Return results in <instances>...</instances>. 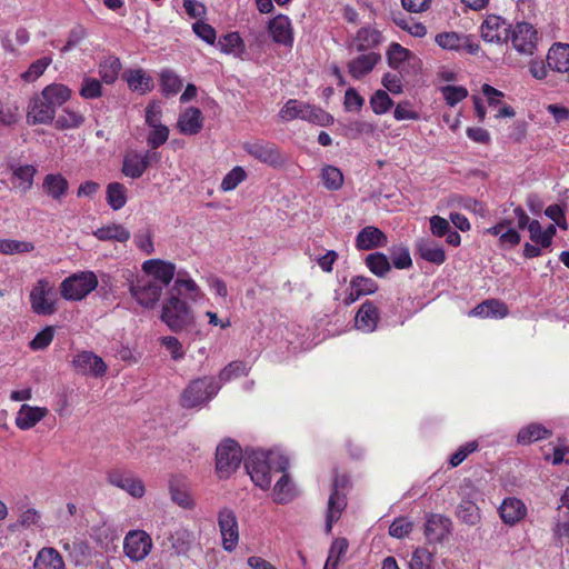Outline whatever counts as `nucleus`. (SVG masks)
<instances>
[{"mask_svg": "<svg viewBox=\"0 0 569 569\" xmlns=\"http://www.w3.org/2000/svg\"><path fill=\"white\" fill-rule=\"evenodd\" d=\"M183 295H187L191 300H197L201 296L196 281L190 278H182L181 272H179L161 312V320L176 333L189 329L194 323L190 307L184 300L180 299V296Z\"/></svg>", "mask_w": 569, "mask_h": 569, "instance_id": "1", "label": "nucleus"}, {"mask_svg": "<svg viewBox=\"0 0 569 569\" xmlns=\"http://www.w3.org/2000/svg\"><path fill=\"white\" fill-rule=\"evenodd\" d=\"M72 90L62 83L46 86L31 98L28 106L27 120L31 126L52 124L57 108L71 99Z\"/></svg>", "mask_w": 569, "mask_h": 569, "instance_id": "2", "label": "nucleus"}, {"mask_svg": "<svg viewBox=\"0 0 569 569\" xmlns=\"http://www.w3.org/2000/svg\"><path fill=\"white\" fill-rule=\"evenodd\" d=\"M288 465V460L281 455L263 451L252 452L244 462L253 483L263 490L271 487L272 477L287 470Z\"/></svg>", "mask_w": 569, "mask_h": 569, "instance_id": "3", "label": "nucleus"}, {"mask_svg": "<svg viewBox=\"0 0 569 569\" xmlns=\"http://www.w3.org/2000/svg\"><path fill=\"white\" fill-rule=\"evenodd\" d=\"M221 389L214 376H203L191 380L180 396V405L186 409L202 407L209 403Z\"/></svg>", "mask_w": 569, "mask_h": 569, "instance_id": "4", "label": "nucleus"}, {"mask_svg": "<svg viewBox=\"0 0 569 569\" xmlns=\"http://www.w3.org/2000/svg\"><path fill=\"white\" fill-rule=\"evenodd\" d=\"M99 286V279L92 271L73 273L60 283V293L67 300L78 301L86 298Z\"/></svg>", "mask_w": 569, "mask_h": 569, "instance_id": "5", "label": "nucleus"}, {"mask_svg": "<svg viewBox=\"0 0 569 569\" xmlns=\"http://www.w3.org/2000/svg\"><path fill=\"white\" fill-rule=\"evenodd\" d=\"M31 311L38 316L57 313V291L51 281L41 278L36 281L30 293Z\"/></svg>", "mask_w": 569, "mask_h": 569, "instance_id": "6", "label": "nucleus"}, {"mask_svg": "<svg viewBox=\"0 0 569 569\" xmlns=\"http://www.w3.org/2000/svg\"><path fill=\"white\" fill-rule=\"evenodd\" d=\"M242 460L241 447L233 439H226L216 449V471L220 479L233 475Z\"/></svg>", "mask_w": 569, "mask_h": 569, "instance_id": "7", "label": "nucleus"}, {"mask_svg": "<svg viewBox=\"0 0 569 569\" xmlns=\"http://www.w3.org/2000/svg\"><path fill=\"white\" fill-rule=\"evenodd\" d=\"M242 149L264 166L273 169H281L286 163V158L281 149L273 142L264 139H253L242 144Z\"/></svg>", "mask_w": 569, "mask_h": 569, "instance_id": "8", "label": "nucleus"}, {"mask_svg": "<svg viewBox=\"0 0 569 569\" xmlns=\"http://www.w3.org/2000/svg\"><path fill=\"white\" fill-rule=\"evenodd\" d=\"M217 522L221 535L222 548L228 552L234 551L239 540L237 513L233 509L224 507L218 511Z\"/></svg>", "mask_w": 569, "mask_h": 569, "instance_id": "9", "label": "nucleus"}, {"mask_svg": "<svg viewBox=\"0 0 569 569\" xmlns=\"http://www.w3.org/2000/svg\"><path fill=\"white\" fill-rule=\"evenodd\" d=\"M151 548V537L143 530L129 531L123 538V552L132 561L146 559Z\"/></svg>", "mask_w": 569, "mask_h": 569, "instance_id": "10", "label": "nucleus"}, {"mask_svg": "<svg viewBox=\"0 0 569 569\" xmlns=\"http://www.w3.org/2000/svg\"><path fill=\"white\" fill-rule=\"evenodd\" d=\"M107 480L110 485L124 490L130 497H134L136 499H141V497L146 495L144 482L133 477L130 471L113 468L108 471Z\"/></svg>", "mask_w": 569, "mask_h": 569, "instance_id": "11", "label": "nucleus"}, {"mask_svg": "<svg viewBox=\"0 0 569 569\" xmlns=\"http://www.w3.org/2000/svg\"><path fill=\"white\" fill-rule=\"evenodd\" d=\"M130 292L144 308H152L162 295V286L151 278L143 277L131 283Z\"/></svg>", "mask_w": 569, "mask_h": 569, "instance_id": "12", "label": "nucleus"}, {"mask_svg": "<svg viewBox=\"0 0 569 569\" xmlns=\"http://www.w3.org/2000/svg\"><path fill=\"white\" fill-rule=\"evenodd\" d=\"M511 43L522 54H533L538 43V32L527 21L517 22L511 32Z\"/></svg>", "mask_w": 569, "mask_h": 569, "instance_id": "13", "label": "nucleus"}, {"mask_svg": "<svg viewBox=\"0 0 569 569\" xmlns=\"http://www.w3.org/2000/svg\"><path fill=\"white\" fill-rule=\"evenodd\" d=\"M159 159V154L151 150L144 153L129 152L122 160V173L131 179H138L146 173L152 160L158 161Z\"/></svg>", "mask_w": 569, "mask_h": 569, "instance_id": "14", "label": "nucleus"}, {"mask_svg": "<svg viewBox=\"0 0 569 569\" xmlns=\"http://www.w3.org/2000/svg\"><path fill=\"white\" fill-rule=\"evenodd\" d=\"M348 506V499L346 493L339 491V478H335L331 492L329 495L326 519H325V531L330 533L332 527L339 521L342 512Z\"/></svg>", "mask_w": 569, "mask_h": 569, "instance_id": "15", "label": "nucleus"}, {"mask_svg": "<svg viewBox=\"0 0 569 569\" xmlns=\"http://www.w3.org/2000/svg\"><path fill=\"white\" fill-rule=\"evenodd\" d=\"M74 371L86 376L101 377L107 371L103 359L90 350H81L72 360Z\"/></svg>", "mask_w": 569, "mask_h": 569, "instance_id": "16", "label": "nucleus"}, {"mask_svg": "<svg viewBox=\"0 0 569 569\" xmlns=\"http://www.w3.org/2000/svg\"><path fill=\"white\" fill-rule=\"evenodd\" d=\"M509 34V26L500 16L488 14L481 26V37L483 41L502 43L506 42Z\"/></svg>", "mask_w": 569, "mask_h": 569, "instance_id": "17", "label": "nucleus"}, {"mask_svg": "<svg viewBox=\"0 0 569 569\" xmlns=\"http://www.w3.org/2000/svg\"><path fill=\"white\" fill-rule=\"evenodd\" d=\"M499 513L505 525L516 526L525 519L528 513L526 503L518 498H505L499 507Z\"/></svg>", "mask_w": 569, "mask_h": 569, "instance_id": "18", "label": "nucleus"}, {"mask_svg": "<svg viewBox=\"0 0 569 569\" xmlns=\"http://www.w3.org/2000/svg\"><path fill=\"white\" fill-rule=\"evenodd\" d=\"M451 521L440 513H430L425 523V536L430 542L441 541L449 532Z\"/></svg>", "mask_w": 569, "mask_h": 569, "instance_id": "19", "label": "nucleus"}, {"mask_svg": "<svg viewBox=\"0 0 569 569\" xmlns=\"http://www.w3.org/2000/svg\"><path fill=\"white\" fill-rule=\"evenodd\" d=\"M388 242L383 231L373 226L362 228L356 236V248L358 250H371L385 247Z\"/></svg>", "mask_w": 569, "mask_h": 569, "instance_id": "20", "label": "nucleus"}, {"mask_svg": "<svg viewBox=\"0 0 569 569\" xmlns=\"http://www.w3.org/2000/svg\"><path fill=\"white\" fill-rule=\"evenodd\" d=\"M143 270L147 274L152 276L162 289L168 287L176 273V266L171 262L162 260H148L143 262Z\"/></svg>", "mask_w": 569, "mask_h": 569, "instance_id": "21", "label": "nucleus"}, {"mask_svg": "<svg viewBox=\"0 0 569 569\" xmlns=\"http://www.w3.org/2000/svg\"><path fill=\"white\" fill-rule=\"evenodd\" d=\"M268 30L274 42L284 46H292L295 40L293 30L290 19L287 16L278 14L271 19L268 23Z\"/></svg>", "mask_w": 569, "mask_h": 569, "instance_id": "22", "label": "nucleus"}, {"mask_svg": "<svg viewBox=\"0 0 569 569\" xmlns=\"http://www.w3.org/2000/svg\"><path fill=\"white\" fill-rule=\"evenodd\" d=\"M177 128L183 134L194 136L203 128V116L199 108L189 107L180 113Z\"/></svg>", "mask_w": 569, "mask_h": 569, "instance_id": "23", "label": "nucleus"}, {"mask_svg": "<svg viewBox=\"0 0 569 569\" xmlns=\"http://www.w3.org/2000/svg\"><path fill=\"white\" fill-rule=\"evenodd\" d=\"M378 321V307L371 300H366L356 313V327L362 332L371 333L377 328Z\"/></svg>", "mask_w": 569, "mask_h": 569, "instance_id": "24", "label": "nucleus"}, {"mask_svg": "<svg viewBox=\"0 0 569 569\" xmlns=\"http://www.w3.org/2000/svg\"><path fill=\"white\" fill-rule=\"evenodd\" d=\"M49 413L47 408L32 407L29 405H22L19 409L14 422L18 429L27 431L31 430Z\"/></svg>", "mask_w": 569, "mask_h": 569, "instance_id": "25", "label": "nucleus"}, {"mask_svg": "<svg viewBox=\"0 0 569 569\" xmlns=\"http://www.w3.org/2000/svg\"><path fill=\"white\" fill-rule=\"evenodd\" d=\"M416 252L425 261L440 266L446 261L443 248L431 239H420L416 243Z\"/></svg>", "mask_w": 569, "mask_h": 569, "instance_id": "26", "label": "nucleus"}, {"mask_svg": "<svg viewBox=\"0 0 569 569\" xmlns=\"http://www.w3.org/2000/svg\"><path fill=\"white\" fill-rule=\"evenodd\" d=\"M42 189L48 197L60 202L68 193L69 181L61 173H49L43 178Z\"/></svg>", "mask_w": 569, "mask_h": 569, "instance_id": "27", "label": "nucleus"}, {"mask_svg": "<svg viewBox=\"0 0 569 569\" xmlns=\"http://www.w3.org/2000/svg\"><path fill=\"white\" fill-rule=\"evenodd\" d=\"M379 60L380 56L373 52L361 54L348 62V72L359 80L369 74Z\"/></svg>", "mask_w": 569, "mask_h": 569, "instance_id": "28", "label": "nucleus"}, {"mask_svg": "<svg viewBox=\"0 0 569 569\" xmlns=\"http://www.w3.org/2000/svg\"><path fill=\"white\" fill-rule=\"evenodd\" d=\"M33 569H66V563L57 549L44 547L36 555Z\"/></svg>", "mask_w": 569, "mask_h": 569, "instance_id": "29", "label": "nucleus"}, {"mask_svg": "<svg viewBox=\"0 0 569 569\" xmlns=\"http://www.w3.org/2000/svg\"><path fill=\"white\" fill-rule=\"evenodd\" d=\"M548 66L557 72L565 73L569 70V43H553L547 57Z\"/></svg>", "mask_w": 569, "mask_h": 569, "instance_id": "30", "label": "nucleus"}, {"mask_svg": "<svg viewBox=\"0 0 569 569\" xmlns=\"http://www.w3.org/2000/svg\"><path fill=\"white\" fill-rule=\"evenodd\" d=\"M123 79L131 90L138 91L140 94H146V92L151 91L153 88L152 78L141 68L129 69L123 73Z\"/></svg>", "mask_w": 569, "mask_h": 569, "instance_id": "31", "label": "nucleus"}, {"mask_svg": "<svg viewBox=\"0 0 569 569\" xmlns=\"http://www.w3.org/2000/svg\"><path fill=\"white\" fill-rule=\"evenodd\" d=\"M96 238L100 241H118L120 243L127 242L131 233L120 223H110L102 226L93 231Z\"/></svg>", "mask_w": 569, "mask_h": 569, "instance_id": "32", "label": "nucleus"}, {"mask_svg": "<svg viewBox=\"0 0 569 569\" xmlns=\"http://www.w3.org/2000/svg\"><path fill=\"white\" fill-rule=\"evenodd\" d=\"M121 72V60L118 57L109 56L98 63V74L102 82L112 84L119 78Z\"/></svg>", "mask_w": 569, "mask_h": 569, "instance_id": "33", "label": "nucleus"}, {"mask_svg": "<svg viewBox=\"0 0 569 569\" xmlns=\"http://www.w3.org/2000/svg\"><path fill=\"white\" fill-rule=\"evenodd\" d=\"M84 119L82 112L67 107L63 108L61 113L53 120V124H56V129L58 130L78 129L84 123Z\"/></svg>", "mask_w": 569, "mask_h": 569, "instance_id": "34", "label": "nucleus"}, {"mask_svg": "<svg viewBox=\"0 0 569 569\" xmlns=\"http://www.w3.org/2000/svg\"><path fill=\"white\" fill-rule=\"evenodd\" d=\"M11 173L14 178L20 180L18 184L21 192L27 193L30 191L33 177L37 173V169L33 164H10Z\"/></svg>", "mask_w": 569, "mask_h": 569, "instance_id": "35", "label": "nucleus"}, {"mask_svg": "<svg viewBox=\"0 0 569 569\" xmlns=\"http://www.w3.org/2000/svg\"><path fill=\"white\" fill-rule=\"evenodd\" d=\"M381 32L377 29L366 27L358 30L355 41L357 43L358 51H368L371 48H376L381 41Z\"/></svg>", "mask_w": 569, "mask_h": 569, "instance_id": "36", "label": "nucleus"}, {"mask_svg": "<svg viewBox=\"0 0 569 569\" xmlns=\"http://www.w3.org/2000/svg\"><path fill=\"white\" fill-rule=\"evenodd\" d=\"M366 266L370 272L377 277L383 278L391 270L389 258L380 251L371 252L366 257Z\"/></svg>", "mask_w": 569, "mask_h": 569, "instance_id": "37", "label": "nucleus"}, {"mask_svg": "<svg viewBox=\"0 0 569 569\" xmlns=\"http://www.w3.org/2000/svg\"><path fill=\"white\" fill-rule=\"evenodd\" d=\"M107 202L113 210H120L127 202V189L123 183L113 181L106 189Z\"/></svg>", "mask_w": 569, "mask_h": 569, "instance_id": "38", "label": "nucleus"}, {"mask_svg": "<svg viewBox=\"0 0 569 569\" xmlns=\"http://www.w3.org/2000/svg\"><path fill=\"white\" fill-rule=\"evenodd\" d=\"M280 478L278 479L273 488V499L277 503H288L293 499V486L287 475L286 470L280 471Z\"/></svg>", "mask_w": 569, "mask_h": 569, "instance_id": "39", "label": "nucleus"}, {"mask_svg": "<svg viewBox=\"0 0 569 569\" xmlns=\"http://www.w3.org/2000/svg\"><path fill=\"white\" fill-rule=\"evenodd\" d=\"M548 437H550V430L546 429L543 425L531 422L519 431L517 439L519 443L528 445Z\"/></svg>", "mask_w": 569, "mask_h": 569, "instance_id": "40", "label": "nucleus"}, {"mask_svg": "<svg viewBox=\"0 0 569 569\" xmlns=\"http://www.w3.org/2000/svg\"><path fill=\"white\" fill-rule=\"evenodd\" d=\"M161 90L166 97L171 94H178L181 90L183 82L174 72L170 69H164L160 74Z\"/></svg>", "mask_w": 569, "mask_h": 569, "instance_id": "41", "label": "nucleus"}, {"mask_svg": "<svg viewBox=\"0 0 569 569\" xmlns=\"http://www.w3.org/2000/svg\"><path fill=\"white\" fill-rule=\"evenodd\" d=\"M169 492L172 502L179 507L188 510L194 507V501L190 496L189 490L180 487L173 480H171L169 483Z\"/></svg>", "mask_w": 569, "mask_h": 569, "instance_id": "42", "label": "nucleus"}, {"mask_svg": "<svg viewBox=\"0 0 569 569\" xmlns=\"http://www.w3.org/2000/svg\"><path fill=\"white\" fill-rule=\"evenodd\" d=\"M458 519L468 526H475L480 521V510L478 506L471 501H461L458 505Z\"/></svg>", "mask_w": 569, "mask_h": 569, "instance_id": "43", "label": "nucleus"}, {"mask_svg": "<svg viewBox=\"0 0 569 569\" xmlns=\"http://www.w3.org/2000/svg\"><path fill=\"white\" fill-rule=\"evenodd\" d=\"M303 121H308L321 127H327L333 122V118L329 112L325 111V109L307 104L306 112L303 114Z\"/></svg>", "mask_w": 569, "mask_h": 569, "instance_id": "44", "label": "nucleus"}, {"mask_svg": "<svg viewBox=\"0 0 569 569\" xmlns=\"http://www.w3.org/2000/svg\"><path fill=\"white\" fill-rule=\"evenodd\" d=\"M321 177L327 190H340L345 182V177L341 170L332 167V164H327L322 169Z\"/></svg>", "mask_w": 569, "mask_h": 569, "instance_id": "45", "label": "nucleus"}, {"mask_svg": "<svg viewBox=\"0 0 569 569\" xmlns=\"http://www.w3.org/2000/svg\"><path fill=\"white\" fill-rule=\"evenodd\" d=\"M369 104L376 114H382L395 104L386 90H376L369 99Z\"/></svg>", "mask_w": 569, "mask_h": 569, "instance_id": "46", "label": "nucleus"}, {"mask_svg": "<svg viewBox=\"0 0 569 569\" xmlns=\"http://www.w3.org/2000/svg\"><path fill=\"white\" fill-rule=\"evenodd\" d=\"M411 56L412 52L398 42H391L387 52L388 63L393 69H399Z\"/></svg>", "mask_w": 569, "mask_h": 569, "instance_id": "47", "label": "nucleus"}, {"mask_svg": "<svg viewBox=\"0 0 569 569\" xmlns=\"http://www.w3.org/2000/svg\"><path fill=\"white\" fill-rule=\"evenodd\" d=\"M248 367L243 361H232L220 370L217 381L229 382L231 379L248 375Z\"/></svg>", "mask_w": 569, "mask_h": 569, "instance_id": "48", "label": "nucleus"}, {"mask_svg": "<svg viewBox=\"0 0 569 569\" xmlns=\"http://www.w3.org/2000/svg\"><path fill=\"white\" fill-rule=\"evenodd\" d=\"M169 129L164 124L150 127V131L146 137L147 146L151 150H156L167 143Z\"/></svg>", "mask_w": 569, "mask_h": 569, "instance_id": "49", "label": "nucleus"}, {"mask_svg": "<svg viewBox=\"0 0 569 569\" xmlns=\"http://www.w3.org/2000/svg\"><path fill=\"white\" fill-rule=\"evenodd\" d=\"M82 99L94 100L102 96L101 81L96 78L84 77L79 89Z\"/></svg>", "mask_w": 569, "mask_h": 569, "instance_id": "50", "label": "nucleus"}, {"mask_svg": "<svg viewBox=\"0 0 569 569\" xmlns=\"http://www.w3.org/2000/svg\"><path fill=\"white\" fill-rule=\"evenodd\" d=\"M463 34L457 32H442L436 34V42L443 50L459 51L462 48Z\"/></svg>", "mask_w": 569, "mask_h": 569, "instance_id": "51", "label": "nucleus"}, {"mask_svg": "<svg viewBox=\"0 0 569 569\" xmlns=\"http://www.w3.org/2000/svg\"><path fill=\"white\" fill-rule=\"evenodd\" d=\"M410 569H435L433 555L426 548H417L409 562Z\"/></svg>", "mask_w": 569, "mask_h": 569, "instance_id": "52", "label": "nucleus"}, {"mask_svg": "<svg viewBox=\"0 0 569 569\" xmlns=\"http://www.w3.org/2000/svg\"><path fill=\"white\" fill-rule=\"evenodd\" d=\"M307 103L291 99L280 109V117L283 121H292V119H303Z\"/></svg>", "mask_w": 569, "mask_h": 569, "instance_id": "53", "label": "nucleus"}, {"mask_svg": "<svg viewBox=\"0 0 569 569\" xmlns=\"http://www.w3.org/2000/svg\"><path fill=\"white\" fill-rule=\"evenodd\" d=\"M51 62L52 59L49 57H43L31 62L27 71L21 74V78L27 82L36 81L46 72V69Z\"/></svg>", "mask_w": 569, "mask_h": 569, "instance_id": "54", "label": "nucleus"}, {"mask_svg": "<svg viewBox=\"0 0 569 569\" xmlns=\"http://www.w3.org/2000/svg\"><path fill=\"white\" fill-rule=\"evenodd\" d=\"M247 177L248 174L243 168L236 167L223 177L220 183V190L230 192V190H234L239 183L244 181Z\"/></svg>", "mask_w": 569, "mask_h": 569, "instance_id": "55", "label": "nucleus"}, {"mask_svg": "<svg viewBox=\"0 0 569 569\" xmlns=\"http://www.w3.org/2000/svg\"><path fill=\"white\" fill-rule=\"evenodd\" d=\"M20 119L19 107L0 100V126L11 127Z\"/></svg>", "mask_w": 569, "mask_h": 569, "instance_id": "56", "label": "nucleus"}, {"mask_svg": "<svg viewBox=\"0 0 569 569\" xmlns=\"http://www.w3.org/2000/svg\"><path fill=\"white\" fill-rule=\"evenodd\" d=\"M350 289L358 290L361 296H369L378 290V284L370 277L355 276L350 279Z\"/></svg>", "mask_w": 569, "mask_h": 569, "instance_id": "57", "label": "nucleus"}, {"mask_svg": "<svg viewBox=\"0 0 569 569\" xmlns=\"http://www.w3.org/2000/svg\"><path fill=\"white\" fill-rule=\"evenodd\" d=\"M441 93L450 107H455L468 97V90L461 86L447 84L441 88Z\"/></svg>", "mask_w": 569, "mask_h": 569, "instance_id": "58", "label": "nucleus"}, {"mask_svg": "<svg viewBox=\"0 0 569 569\" xmlns=\"http://www.w3.org/2000/svg\"><path fill=\"white\" fill-rule=\"evenodd\" d=\"M54 339V327L47 326L38 332L30 342L31 350H43L48 348Z\"/></svg>", "mask_w": 569, "mask_h": 569, "instance_id": "59", "label": "nucleus"}, {"mask_svg": "<svg viewBox=\"0 0 569 569\" xmlns=\"http://www.w3.org/2000/svg\"><path fill=\"white\" fill-rule=\"evenodd\" d=\"M244 43L238 32H230L219 39V47L223 53H234L236 50H242Z\"/></svg>", "mask_w": 569, "mask_h": 569, "instance_id": "60", "label": "nucleus"}, {"mask_svg": "<svg viewBox=\"0 0 569 569\" xmlns=\"http://www.w3.org/2000/svg\"><path fill=\"white\" fill-rule=\"evenodd\" d=\"M33 249H34V244L32 242L3 239L2 247H1V253H3V254L24 253V252H31Z\"/></svg>", "mask_w": 569, "mask_h": 569, "instance_id": "61", "label": "nucleus"}, {"mask_svg": "<svg viewBox=\"0 0 569 569\" xmlns=\"http://www.w3.org/2000/svg\"><path fill=\"white\" fill-rule=\"evenodd\" d=\"M479 443L477 441L467 442L456 449L450 457L449 463L451 467H458L465 461L471 453L478 450Z\"/></svg>", "mask_w": 569, "mask_h": 569, "instance_id": "62", "label": "nucleus"}, {"mask_svg": "<svg viewBox=\"0 0 569 569\" xmlns=\"http://www.w3.org/2000/svg\"><path fill=\"white\" fill-rule=\"evenodd\" d=\"M391 262L396 269H409L412 267L410 251L406 247L393 248L391 251Z\"/></svg>", "mask_w": 569, "mask_h": 569, "instance_id": "63", "label": "nucleus"}, {"mask_svg": "<svg viewBox=\"0 0 569 569\" xmlns=\"http://www.w3.org/2000/svg\"><path fill=\"white\" fill-rule=\"evenodd\" d=\"M192 31L203 41L214 44L216 41V30L212 26L208 24V22L202 20H197L192 24Z\"/></svg>", "mask_w": 569, "mask_h": 569, "instance_id": "64", "label": "nucleus"}]
</instances>
